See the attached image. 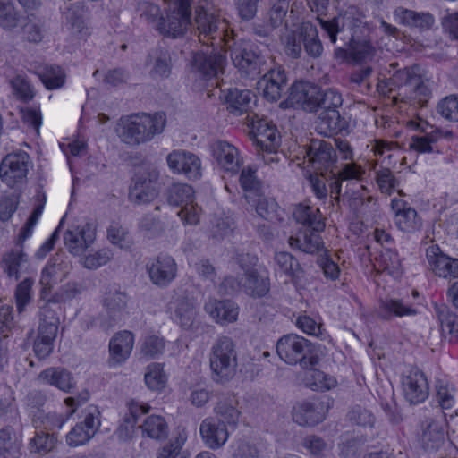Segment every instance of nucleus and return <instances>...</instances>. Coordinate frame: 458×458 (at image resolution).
Here are the masks:
<instances>
[{
    "label": "nucleus",
    "instance_id": "obj_29",
    "mask_svg": "<svg viewBox=\"0 0 458 458\" xmlns=\"http://www.w3.org/2000/svg\"><path fill=\"white\" fill-rule=\"evenodd\" d=\"M237 405L238 401L235 396L227 395L221 397L214 408L215 419L228 427H235L241 415Z\"/></svg>",
    "mask_w": 458,
    "mask_h": 458
},
{
    "label": "nucleus",
    "instance_id": "obj_15",
    "mask_svg": "<svg viewBox=\"0 0 458 458\" xmlns=\"http://www.w3.org/2000/svg\"><path fill=\"white\" fill-rule=\"evenodd\" d=\"M307 157L312 168L321 174L333 167L336 162V154L331 143L312 140L308 150Z\"/></svg>",
    "mask_w": 458,
    "mask_h": 458
},
{
    "label": "nucleus",
    "instance_id": "obj_24",
    "mask_svg": "<svg viewBox=\"0 0 458 458\" xmlns=\"http://www.w3.org/2000/svg\"><path fill=\"white\" fill-rule=\"evenodd\" d=\"M205 311L218 324L227 325L237 320L238 306L231 301L208 299L204 305Z\"/></svg>",
    "mask_w": 458,
    "mask_h": 458
},
{
    "label": "nucleus",
    "instance_id": "obj_64",
    "mask_svg": "<svg viewBox=\"0 0 458 458\" xmlns=\"http://www.w3.org/2000/svg\"><path fill=\"white\" fill-rule=\"evenodd\" d=\"M310 377L312 381L307 384L316 391L329 390L335 387L336 384L333 377L327 376L324 372L318 369H310Z\"/></svg>",
    "mask_w": 458,
    "mask_h": 458
},
{
    "label": "nucleus",
    "instance_id": "obj_8",
    "mask_svg": "<svg viewBox=\"0 0 458 458\" xmlns=\"http://www.w3.org/2000/svg\"><path fill=\"white\" fill-rule=\"evenodd\" d=\"M257 262L258 258L255 255L247 253L238 257L239 266L244 271V291L252 297H262L268 293L270 282L266 272L254 268Z\"/></svg>",
    "mask_w": 458,
    "mask_h": 458
},
{
    "label": "nucleus",
    "instance_id": "obj_3",
    "mask_svg": "<svg viewBox=\"0 0 458 458\" xmlns=\"http://www.w3.org/2000/svg\"><path fill=\"white\" fill-rule=\"evenodd\" d=\"M165 16L160 17L156 30L164 37H183L191 25V0H165Z\"/></svg>",
    "mask_w": 458,
    "mask_h": 458
},
{
    "label": "nucleus",
    "instance_id": "obj_21",
    "mask_svg": "<svg viewBox=\"0 0 458 458\" xmlns=\"http://www.w3.org/2000/svg\"><path fill=\"white\" fill-rule=\"evenodd\" d=\"M227 427L215 418L205 419L199 427L200 436L204 444L213 450L224 446L229 437Z\"/></svg>",
    "mask_w": 458,
    "mask_h": 458
},
{
    "label": "nucleus",
    "instance_id": "obj_59",
    "mask_svg": "<svg viewBox=\"0 0 458 458\" xmlns=\"http://www.w3.org/2000/svg\"><path fill=\"white\" fill-rule=\"evenodd\" d=\"M318 108H321L322 111L338 110L343 105L342 95L334 89H328L325 91L318 89Z\"/></svg>",
    "mask_w": 458,
    "mask_h": 458
},
{
    "label": "nucleus",
    "instance_id": "obj_17",
    "mask_svg": "<svg viewBox=\"0 0 458 458\" xmlns=\"http://www.w3.org/2000/svg\"><path fill=\"white\" fill-rule=\"evenodd\" d=\"M426 257L432 272L443 278L458 277V259L444 254L437 245H431L426 250Z\"/></svg>",
    "mask_w": 458,
    "mask_h": 458
},
{
    "label": "nucleus",
    "instance_id": "obj_13",
    "mask_svg": "<svg viewBox=\"0 0 458 458\" xmlns=\"http://www.w3.org/2000/svg\"><path fill=\"white\" fill-rule=\"evenodd\" d=\"M169 168L177 174H183L189 179L200 176L201 162L193 153L186 150H174L166 157Z\"/></svg>",
    "mask_w": 458,
    "mask_h": 458
},
{
    "label": "nucleus",
    "instance_id": "obj_5",
    "mask_svg": "<svg viewBox=\"0 0 458 458\" xmlns=\"http://www.w3.org/2000/svg\"><path fill=\"white\" fill-rule=\"evenodd\" d=\"M196 24L199 31V39L203 45H220L223 43V48L225 47L226 39H232L227 30V24L224 20L210 13L208 4L199 5L196 10Z\"/></svg>",
    "mask_w": 458,
    "mask_h": 458
},
{
    "label": "nucleus",
    "instance_id": "obj_32",
    "mask_svg": "<svg viewBox=\"0 0 458 458\" xmlns=\"http://www.w3.org/2000/svg\"><path fill=\"white\" fill-rule=\"evenodd\" d=\"M254 95L246 89H231L225 94L227 110L233 115H242L251 108Z\"/></svg>",
    "mask_w": 458,
    "mask_h": 458
},
{
    "label": "nucleus",
    "instance_id": "obj_40",
    "mask_svg": "<svg viewBox=\"0 0 458 458\" xmlns=\"http://www.w3.org/2000/svg\"><path fill=\"white\" fill-rule=\"evenodd\" d=\"M275 261L278 270L295 281L303 276V269L299 261L288 252H279L275 255Z\"/></svg>",
    "mask_w": 458,
    "mask_h": 458
},
{
    "label": "nucleus",
    "instance_id": "obj_27",
    "mask_svg": "<svg viewBox=\"0 0 458 458\" xmlns=\"http://www.w3.org/2000/svg\"><path fill=\"white\" fill-rule=\"evenodd\" d=\"M394 17L399 23L427 30L433 27L435 19L429 13H418L413 10L398 7L394 12Z\"/></svg>",
    "mask_w": 458,
    "mask_h": 458
},
{
    "label": "nucleus",
    "instance_id": "obj_57",
    "mask_svg": "<svg viewBox=\"0 0 458 458\" xmlns=\"http://www.w3.org/2000/svg\"><path fill=\"white\" fill-rule=\"evenodd\" d=\"M437 112L449 122H458V95H450L441 99L437 106Z\"/></svg>",
    "mask_w": 458,
    "mask_h": 458
},
{
    "label": "nucleus",
    "instance_id": "obj_6",
    "mask_svg": "<svg viewBox=\"0 0 458 458\" xmlns=\"http://www.w3.org/2000/svg\"><path fill=\"white\" fill-rule=\"evenodd\" d=\"M101 414L95 405H88L81 411L80 420L66 434L65 442L70 447L86 445L94 437L101 426Z\"/></svg>",
    "mask_w": 458,
    "mask_h": 458
},
{
    "label": "nucleus",
    "instance_id": "obj_4",
    "mask_svg": "<svg viewBox=\"0 0 458 458\" xmlns=\"http://www.w3.org/2000/svg\"><path fill=\"white\" fill-rule=\"evenodd\" d=\"M276 352L281 360L290 365L300 364L302 369H312L318 363L310 342L295 334L282 336L276 344Z\"/></svg>",
    "mask_w": 458,
    "mask_h": 458
},
{
    "label": "nucleus",
    "instance_id": "obj_60",
    "mask_svg": "<svg viewBox=\"0 0 458 458\" xmlns=\"http://www.w3.org/2000/svg\"><path fill=\"white\" fill-rule=\"evenodd\" d=\"M165 350V342L157 335L147 336L141 346L140 354L147 359H155L162 354Z\"/></svg>",
    "mask_w": 458,
    "mask_h": 458
},
{
    "label": "nucleus",
    "instance_id": "obj_56",
    "mask_svg": "<svg viewBox=\"0 0 458 458\" xmlns=\"http://www.w3.org/2000/svg\"><path fill=\"white\" fill-rule=\"evenodd\" d=\"M127 301V295L124 293L114 291L106 293L103 302L109 315L115 318V317H120L125 310Z\"/></svg>",
    "mask_w": 458,
    "mask_h": 458
},
{
    "label": "nucleus",
    "instance_id": "obj_10",
    "mask_svg": "<svg viewBox=\"0 0 458 458\" xmlns=\"http://www.w3.org/2000/svg\"><path fill=\"white\" fill-rule=\"evenodd\" d=\"M158 179L159 172L154 167H149L136 174L130 188V201L136 205H142L155 199L159 191L157 187Z\"/></svg>",
    "mask_w": 458,
    "mask_h": 458
},
{
    "label": "nucleus",
    "instance_id": "obj_2",
    "mask_svg": "<svg viewBox=\"0 0 458 458\" xmlns=\"http://www.w3.org/2000/svg\"><path fill=\"white\" fill-rule=\"evenodd\" d=\"M211 378L218 384L232 380L237 372L236 344L228 336H220L212 344L209 352Z\"/></svg>",
    "mask_w": 458,
    "mask_h": 458
},
{
    "label": "nucleus",
    "instance_id": "obj_9",
    "mask_svg": "<svg viewBox=\"0 0 458 458\" xmlns=\"http://www.w3.org/2000/svg\"><path fill=\"white\" fill-rule=\"evenodd\" d=\"M30 165V156L24 151L6 155L0 164L1 180L11 188L22 184Z\"/></svg>",
    "mask_w": 458,
    "mask_h": 458
},
{
    "label": "nucleus",
    "instance_id": "obj_7",
    "mask_svg": "<svg viewBox=\"0 0 458 458\" xmlns=\"http://www.w3.org/2000/svg\"><path fill=\"white\" fill-rule=\"evenodd\" d=\"M225 52L230 54L233 65L247 74H260L265 64L264 57L252 50L251 46L243 41H236L233 38L226 39Z\"/></svg>",
    "mask_w": 458,
    "mask_h": 458
},
{
    "label": "nucleus",
    "instance_id": "obj_43",
    "mask_svg": "<svg viewBox=\"0 0 458 458\" xmlns=\"http://www.w3.org/2000/svg\"><path fill=\"white\" fill-rule=\"evenodd\" d=\"M197 315V307L193 300L179 298L174 310L175 320L183 328H189L194 322Z\"/></svg>",
    "mask_w": 458,
    "mask_h": 458
},
{
    "label": "nucleus",
    "instance_id": "obj_39",
    "mask_svg": "<svg viewBox=\"0 0 458 458\" xmlns=\"http://www.w3.org/2000/svg\"><path fill=\"white\" fill-rule=\"evenodd\" d=\"M9 84L13 96L21 101L30 102L37 94L34 85L25 74L17 73L9 80Z\"/></svg>",
    "mask_w": 458,
    "mask_h": 458
},
{
    "label": "nucleus",
    "instance_id": "obj_45",
    "mask_svg": "<svg viewBox=\"0 0 458 458\" xmlns=\"http://www.w3.org/2000/svg\"><path fill=\"white\" fill-rule=\"evenodd\" d=\"M167 201L170 205L182 207L194 199V191L187 183H173L166 191Z\"/></svg>",
    "mask_w": 458,
    "mask_h": 458
},
{
    "label": "nucleus",
    "instance_id": "obj_55",
    "mask_svg": "<svg viewBox=\"0 0 458 458\" xmlns=\"http://www.w3.org/2000/svg\"><path fill=\"white\" fill-rule=\"evenodd\" d=\"M396 226L404 233H414L420 229L421 219L418 216L417 211L411 208L398 214L394 217Z\"/></svg>",
    "mask_w": 458,
    "mask_h": 458
},
{
    "label": "nucleus",
    "instance_id": "obj_31",
    "mask_svg": "<svg viewBox=\"0 0 458 458\" xmlns=\"http://www.w3.org/2000/svg\"><path fill=\"white\" fill-rule=\"evenodd\" d=\"M318 232L311 228H306L299 232L296 235H292L288 239V243L293 249H297L302 252L313 254L321 248V238Z\"/></svg>",
    "mask_w": 458,
    "mask_h": 458
},
{
    "label": "nucleus",
    "instance_id": "obj_26",
    "mask_svg": "<svg viewBox=\"0 0 458 458\" xmlns=\"http://www.w3.org/2000/svg\"><path fill=\"white\" fill-rule=\"evenodd\" d=\"M365 173V168L357 163L351 162L344 164L337 172L335 182L330 185L331 194H335V199L339 200V195L344 183H346L345 187H348L349 182L362 181Z\"/></svg>",
    "mask_w": 458,
    "mask_h": 458
},
{
    "label": "nucleus",
    "instance_id": "obj_61",
    "mask_svg": "<svg viewBox=\"0 0 458 458\" xmlns=\"http://www.w3.org/2000/svg\"><path fill=\"white\" fill-rule=\"evenodd\" d=\"M112 258V252L108 249H102L94 253H89L81 258V263L87 269H97L106 265Z\"/></svg>",
    "mask_w": 458,
    "mask_h": 458
},
{
    "label": "nucleus",
    "instance_id": "obj_20",
    "mask_svg": "<svg viewBox=\"0 0 458 458\" xmlns=\"http://www.w3.org/2000/svg\"><path fill=\"white\" fill-rule=\"evenodd\" d=\"M405 399L411 404L424 402L429 394L428 380L421 371L412 369L403 378Z\"/></svg>",
    "mask_w": 458,
    "mask_h": 458
},
{
    "label": "nucleus",
    "instance_id": "obj_35",
    "mask_svg": "<svg viewBox=\"0 0 458 458\" xmlns=\"http://www.w3.org/2000/svg\"><path fill=\"white\" fill-rule=\"evenodd\" d=\"M239 182L247 202H253L263 192V182L257 177L256 169L250 166L242 170Z\"/></svg>",
    "mask_w": 458,
    "mask_h": 458
},
{
    "label": "nucleus",
    "instance_id": "obj_47",
    "mask_svg": "<svg viewBox=\"0 0 458 458\" xmlns=\"http://www.w3.org/2000/svg\"><path fill=\"white\" fill-rule=\"evenodd\" d=\"M140 428L143 435L153 439L161 440L168 436V426L162 416L152 415L148 417Z\"/></svg>",
    "mask_w": 458,
    "mask_h": 458
},
{
    "label": "nucleus",
    "instance_id": "obj_28",
    "mask_svg": "<svg viewBox=\"0 0 458 458\" xmlns=\"http://www.w3.org/2000/svg\"><path fill=\"white\" fill-rule=\"evenodd\" d=\"M254 142L259 150L272 153L279 145V134L276 126L265 120L258 122Z\"/></svg>",
    "mask_w": 458,
    "mask_h": 458
},
{
    "label": "nucleus",
    "instance_id": "obj_62",
    "mask_svg": "<svg viewBox=\"0 0 458 458\" xmlns=\"http://www.w3.org/2000/svg\"><path fill=\"white\" fill-rule=\"evenodd\" d=\"M303 45V34L301 27L285 36L284 50L293 58H298L301 53Z\"/></svg>",
    "mask_w": 458,
    "mask_h": 458
},
{
    "label": "nucleus",
    "instance_id": "obj_46",
    "mask_svg": "<svg viewBox=\"0 0 458 458\" xmlns=\"http://www.w3.org/2000/svg\"><path fill=\"white\" fill-rule=\"evenodd\" d=\"M57 444V437L54 433L36 430L35 436L30 440L29 448L30 453L47 454L55 449Z\"/></svg>",
    "mask_w": 458,
    "mask_h": 458
},
{
    "label": "nucleus",
    "instance_id": "obj_25",
    "mask_svg": "<svg viewBox=\"0 0 458 458\" xmlns=\"http://www.w3.org/2000/svg\"><path fill=\"white\" fill-rule=\"evenodd\" d=\"M226 56L221 52H199L193 57L194 66L206 77H217L224 72Z\"/></svg>",
    "mask_w": 458,
    "mask_h": 458
},
{
    "label": "nucleus",
    "instance_id": "obj_38",
    "mask_svg": "<svg viewBox=\"0 0 458 458\" xmlns=\"http://www.w3.org/2000/svg\"><path fill=\"white\" fill-rule=\"evenodd\" d=\"M379 313L384 318L410 317L417 314V310L400 299H386L380 301Z\"/></svg>",
    "mask_w": 458,
    "mask_h": 458
},
{
    "label": "nucleus",
    "instance_id": "obj_53",
    "mask_svg": "<svg viewBox=\"0 0 458 458\" xmlns=\"http://www.w3.org/2000/svg\"><path fill=\"white\" fill-rule=\"evenodd\" d=\"M107 238L112 244L123 250H128L133 244L128 229L118 223H112L110 225L107 229Z\"/></svg>",
    "mask_w": 458,
    "mask_h": 458
},
{
    "label": "nucleus",
    "instance_id": "obj_50",
    "mask_svg": "<svg viewBox=\"0 0 458 458\" xmlns=\"http://www.w3.org/2000/svg\"><path fill=\"white\" fill-rule=\"evenodd\" d=\"M38 76L44 86L50 90L62 88L66 79L64 71L58 65L47 66Z\"/></svg>",
    "mask_w": 458,
    "mask_h": 458
},
{
    "label": "nucleus",
    "instance_id": "obj_49",
    "mask_svg": "<svg viewBox=\"0 0 458 458\" xmlns=\"http://www.w3.org/2000/svg\"><path fill=\"white\" fill-rule=\"evenodd\" d=\"M303 34V47L306 53L312 57H318L323 52L322 44L318 38V31L310 23L301 25Z\"/></svg>",
    "mask_w": 458,
    "mask_h": 458
},
{
    "label": "nucleus",
    "instance_id": "obj_36",
    "mask_svg": "<svg viewBox=\"0 0 458 458\" xmlns=\"http://www.w3.org/2000/svg\"><path fill=\"white\" fill-rule=\"evenodd\" d=\"M293 216L296 222L306 225L307 228H311L313 231L320 232L325 227L318 208L299 204L295 207Z\"/></svg>",
    "mask_w": 458,
    "mask_h": 458
},
{
    "label": "nucleus",
    "instance_id": "obj_37",
    "mask_svg": "<svg viewBox=\"0 0 458 458\" xmlns=\"http://www.w3.org/2000/svg\"><path fill=\"white\" fill-rule=\"evenodd\" d=\"M417 82L403 92L401 101L413 106L425 107L431 98V89L421 76Z\"/></svg>",
    "mask_w": 458,
    "mask_h": 458
},
{
    "label": "nucleus",
    "instance_id": "obj_48",
    "mask_svg": "<svg viewBox=\"0 0 458 458\" xmlns=\"http://www.w3.org/2000/svg\"><path fill=\"white\" fill-rule=\"evenodd\" d=\"M444 431L435 421L429 422L421 435L423 447L428 451L437 450L444 443Z\"/></svg>",
    "mask_w": 458,
    "mask_h": 458
},
{
    "label": "nucleus",
    "instance_id": "obj_22",
    "mask_svg": "<svg viewBox=\"0 0 458 458\" xmlns=\"http://www.w3.org/2000/svg\"><path fill=\"white\" fill-rule=\"evenodd\" d=\"M148 73L154 80H163L170 76L172 72V58L168 49L157 47L151 49L146 59Z\"/></svg>",
    "mask_w": 458,
    "mask_h": 458
},
{
    "label": "nucleus",
    "instance_id": "obj_16",
    "mask_svg": "<svg viewBox=\"0 0 458 458\" xmlns=\"http://www.w3.org/2000/svg\"><path fill=\"white\" fill-rule=\"evenodd\" d=\"M135 335L129 330L115 333L109 341L108 363L112 367L123 364L131 356L134 347Z\"/></svg>",
    "mask_w": 458,
    "mask_h": 458
},
{
    "label": "nucleus",
    "instance_id": "obj_14",
    "mask_svg": "<svg viewBox=\"0 0 458 458\" xmlns=\"http://www.w3.org/2000/svg\"><path fill=\"white\" fill-rule=\"evenodd\" d=\"M318 87L304 81L295 82L290 89L288 103L292 106L301 107L307 112L318 109Z\"/></svg>",
    "mask_w": 458,
    "mask_h": 458
},
{
    "label": "nucleus",
    "instance_id": "obj_23",
    "mask_svg": "<svg viewBox=\"0 0 458 458\" xmlns=\"http://www.w3.org/2000/svg\"><path fill=\"white\" fill-rule=\"evenodd\" d=\"M213 153L218 165L225 171L237 173L242 165L239 150L227 141L216 142Z\"/></svg>",
    "mask_w": 458,
    "mask_h": 458
},
{
    "label": "nucleus",
    "instance_id": "obj_19",
    "mask_svg": "<svg viewBox=\"0 0 458 458\" xmlns=\"http://www.w3.org/2000/svg\"><path fill=\"white\" fill-rule=\"evenodd\" d=\"M328 410L325 402H302L293 409V420L301 426H314L323 421Z\"/></svg>",
    "mask_w": 458,
    "mask_h": 458
},
{
    "label": "nucleus",
    "instance_id": "obj_54",
    "mask_svg": "<svg viewBox=\"0 0 458 458\" xmlns=\"http://www.w3.org/2000/svg\"><path fill=\"white\" fill-rule=\"evenodd\" d=\"M27 262L26 254L20 250H12L3 257V267L8 276L19 277V270L21 267Z\"/></svg>",
    "mask_w": 458,
    "mask_h": 458
},
{
    "label": "nucleus",
    "instance_id": "obj_18",
    "mask_svg": "<svg viewBox=\"0 0 458 458\" xmlns=\"http://www.w3.org/2000/svg\"><path fill=\"white\" fill-rule=\"evenodd\" d=\"M285 88L286 76L284 70L281 67L270 69L258 81V90L271 102L277 101Z\"/></svg>",
    "mask_w": 458,
    "mask_h": 458
},
{
    "label": "nucleus",
    "instance_id": "obj_58",
    "mask_svg": "<svg viewBox=\"0 0 458 458\" xmlns=\"http://www.w3.org/2000/svg\"><path fill=\"white\" fill-rule=\"evenodd\" d=\"M268 21L273 28L284 24L289 8V0H269Z\"/></svg>",
    "mask_w": 458,
    "mask_h": 458
},
{
    "label": "nucleus",
    "instance_id": "obj_34",
    "mask_svg": "<svg viewBox=\"0 0 458 458\" xmlns=\"http://www.w3.org/2000/svg\"><path fill=\"white\" fill-rule=\"evenodd\" d=\"M39 378L66 393L70 392L75 384L72 373L64 368H48L39 374Z\"/></svg>",
    "mask_w": 458,
    "mask_h": 458
},
{
    "label": "nucleus",
    "instance_id": "obj_30",
    "mask_svg": "<svg viewBox=\"0 0 458 458\" xmlns=\"http://www.w3.org/2000/svg\"><path fill=\"white\" fill-rule=\"evenodd\" d=\"M255 208L256 213L263 219L276 223L284 220V210L281 208L275 199L264 196V191L260 196L256 197L253 202H248Z\"/></svg>",
    "mask_w": 458,
    "mask_h": 458
},
{
    "label": "nucleus",
    "instance_id": "obj_41",
    "mask_svg": "<svg viewBox=\"0 0 458 458\" xmlns=\"http://www.w3.org/2000/svg\"><path fill=\"white\" fill-rule=\"evenodd\" d=\"M419 68L417 66L405 67L402 70L395 72L391 77L392 83L398 88V97L394 98H402L403 92L411 89L413 84L418 83L419 78Z\"/></svg>",
    "mask_w": 458,
    "mask_h": 458
},
{
    "label": "nucleus",
    "instance_id": "obj_52",
    "mask_svg": "<svg viewBox=\"0 0 458 458\" xmlns=\"http://www.w3.org/2000/svg\"><path fill=\"white\" fill-rule=\"evenodd\" d=\"M167 377L163 366L159 363H152L148 366L145 374V383L152 391H162L166 385Z\"/></svg>",
    "mask_w": 458,
    "mask_h": 458
},
{
    "label": "nucleus",
    "instance_id": "obj_51",
    "mask_svg": "<svg viewBox=\"0 0 458 458\" xmlns=\"http://www.w3.org/2000/svg\"><path fill=\"white\" fill-rule=\"evenodd\" d=\"M0 452L4 458H16L20 454V444L10 427L0 430Z\"/></svg>",
    "mask_w": 458,
    "mask_h": 458
},
{
    "label": "nucleus",
    "instance_id": "obj_11",
    "mask_svg": "<svg viewBox=\"0 0 458 458\" xmlns=\"http://www.w3.org/2000/svg\"><path fill=\"white\" fill-rule=\"evenodd\" d=\"M96 233V226L91 223L73 225L64 235L65 247L71 254L81 256L94 244Z\"/></svg>",
    "mask_w": 458,
    "mask_h": 458
},
{
    "label": "nucleus",
    "instance_id": "obj_1",
    "mask_svg": "<svg viewBox=\"0 0 458 458\" xmlns=\"http://www.w3.org/2000/svg\"><path fill=\"white\" fill-rule=\"evenodd\" d=\"M165 124L166 116L164 113H137L121 117L115 132L122 143L136 148L161 134Z\"/></svg>",
    "mask_w": 458,
    "mask_h": 458
},
{
    "label": "nucleus",
    "instance_id": "obj_42",
    "mask_svg": "<svg viewBox=\"0 0 458 458\" xmlns=\"http://www.w3.org/2000/svg\"><path fill=\"white\" fill-rule=\"evenodd\" d=\"M435 310L440 321L444 334L450 335V341L458 339V316L451 312L445 304H435Z\"/></svg>",
    "mask_w": 458,
    "mask_h": 458
},
{
    "label": "nucleus",
    "instance_id": "obj_63",
    "mask_svg": "<svg viewBox=\"0 0 458 458\" xmlns=\"http://www.w3.org/2000/svg\"><path fill=\"white\" fill-rule=\"evenodd\" d=\"M381 261L384 270H386L391 276H393L395 278L401 276L403 272L402 262L397 252L388 249L386 250V251L383 252L381 256Z\"/></svg>",
    "mask_w": 458,
    "mask_h": 458
},
{
    "label": "nucleus",
    "instance_id": "obj_44",
    "mask_svg": "<svg viewBox=\"0 0 458 458\" xmlns=\"http://www.w3.org/2000/svg\"><path fill=\"white\" fill-rule=\"evenodd\" d=\"M66 421V418L55 412L45 413L38 411L32 419V424L36 430L51 432L61 428Z\"/></svg>",
    "mask_w": 458,
    "mask_h": 458
},
{
    "label": "nucleus",
    "instance_id": "obj_12",
    "mask_svg": "<svg viewBox=\"0 0 458 458\" xmlns=\"http://www.w3.org/2000/svg\"><path fill=\"white\" fill-rule=\"evenodd\" d=\"M146 269L153 284L165 288L176 278L178 266L172 256L161 253L147 263Z\"/></svg>",
    "mask_w": 458,
    "mask_h": 458
},
{
    "label": "nucleus",
    "instance_id": "obj_33",
    "mask_svg": "<svg viewBox=\"0 0 458 458\" xmlns=\"http://www.w3.org/2000/svg\"><path fill=\"white\" fill-rule=\"evenodd\" d=\"M346 128V121L338 110L321 111L317 121V131L324 136L337 134Z\"/></svg>",
    "mask_w": 458,
    "mask_h": 458
}]
</instances>
